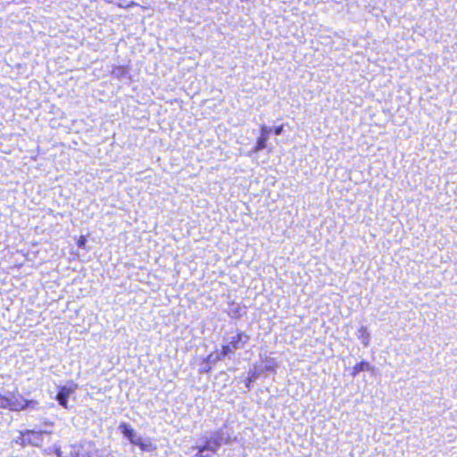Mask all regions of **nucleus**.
<instances>
[{
  "mask_svg": "<svg viewBox=\"0 0 457 457\" xmlns=\"http://www.w3.org/2000/svg\"><path fill=\"white\" fill-rule=\"evenodd\" d=\"M78 385L73 382H71L67 386H60L55 397L59 404L67 409L68 398L76 391Z\"/></svg>",
  "mask_w": 457,
  "mask_h": 457,
  "instance_id": "obj_6",
  "label": "nucleus"
},
{
  "mask_svg": "<svg viewBox=\"0 0 457 457\" xmlns=\"http://www.w3.org/2000/svg\"><path fill=\"white\" fill-rule=\"evenodd\" d=\"M10 401L8 400V395H2L0 394V408L2 409H9Z\"/></svg>",
  "mask_w": 457,
  "mask_h": 457,
  "instance_id": "obj_13",
  "label": "nucleus"
},
{
  "mask_svg": "<svg viewBox=\"0 0 457 457\" xmlns=\"http://www.w3.org/2000/svg\"><path fill=\"white\" fill-rule=\"evenodd\" d=\"M10 401L9 410L18 411L25 409L37 410L38 402L35 400H26L21 395H8Z\"/></svg>",
  "mask_w": 457,
  "mask_h": 457,
  "instance_id": "obj_3",
  "label": "nucleus"
},
{
  "mask_svg": "<svg viewBox=\"0 0 457 457\" xmlns=\"http://www.w3.org/2000/svg\"><path fill=\"white\" fill-rule=\"evenodd\" d=\"M272 129L270 127H267L265 125H262L261 127V135L257 139L256 145L254 146L253 152L257 153L264 148H266V143L269 139V136L271 132Z\"/></svg>",
  "mask_w": 457,
  "mask_h": 457,
  "instance_id": "obj_7",
  "label": "nucleus"
},
{
  "mask_svg": "<svg viewBox=\"0 0 457 457\" xmlns=\"http://www.w3.org/2000/svg\"><path fill=\"white\" fill-rule=\"evenodd\" d=\"M136 445H138L142 451H153L154 447L153 446L152 443L149 440L144 441L142 438L140 439V443L137 444Z\"/></svg>",
  "mask_w": 457,
  "mask_h": 457,
  "instance_id": "obj_11",
  "label": "nucleus"
},
{
  "mask_svg": "<svg viewBox=\"0 0 457 457\" xmlns=\"http://www.w3.org/2000/svg\"><path fill=\"white\" fill-rule=\"evenodd\" d=\"M282 131H283V126H278L274 129V133L278 136L280 135L282 133Z\"/></svg>",
  "mask_w": 457,
  "mask_h": 457,
  "instance_id": "obj_18",
  "label": "nucleus"
},
{
  "mask_svg": "<svg viewBox=\"0 0 457 457\" xmlns=\"http://www.w3.org/2000/svg\"><path fill=\"white\" fill-rule=\"evenodd\" d=\"M276 367V361L273 359L266 360L263 370H274Z\"/></svg>",
  "mask_w": 457,
  "mask_h": 457,
  "instance_id": "obj_14",
  "label": "nucleus"
},
{
  "mask_svg": "<svg viewBox=\"0 0 457 457\" xmlns=\"http://www.w3.org/2000/svg\"><path fill=\"white\" fill-rule=\"evenodd\" d=\"M16 443L21 445V436L16 439Z\"/></svg>",
  "mask_w": 457,
  "mask_h": 457,
  "instance_id": "obj_19",
  "label": "nucleus"
},
{
  "mask_svg": "<svg viewBox=\"0 0 457 457\" xmlns=\"http://www.w3.org/2000/svg\"><path fill=\"white\" fill-rule=\"evenodd\" d=\"M373 368L370 366V364L367 361H361L354 365L353 368V373L352 375L355 377L357 374H359L361 371L363 370H371Z\"/></svg>",
  "mask_w": 457,
  "mask_h": 457,
  "instance_id": "obj_10",
  "label": "nucleus"
},
{
  "mask_svg": "<svg viewBox=\"0 0 457 457\" xmlns=\"http://www.w3.org/2000/svg\"><path fill=\"white\" fill-rule=\"evenodd\" d=\"M119 428L120 429L124 436H126L130 441L131 444L137 445L140 443L141 436L137 435L129 425L126 423H121L119 426Z\"/></svg>",
  "mask_w": 457,
  "mask_h": 457,
  "instance_id": "obj_8",
  "label": "nucleus"
},
{
  "mask_svg": "<svg viewBox=\"0 0 457 457\" xmlns=\"http://www.w3.org/2000/svg\"><path fill=\"white\" fill-rule=\"evenodd\" d=\"M87 243V239L84 236H81L79 239L78 240V245L79 247H84Z\"/></svg>",
  "mask_w": 457,
  "mask_h": 457,
  "instance_id": "obj_17",
  "label": "nucleus"
},
{
  "mask_svg": "<svg viewBox=\"0 0 457 457\" xmlns=\"http://www.w3.org/2000/svg\"><path fill=\"white\" fill-rule=\"evenodd\" d=\"M221 357H223L221 355V353H215L209 354L205 360L207 361V362H209L212 365V364H215L217 361H219Z\"/></svg>",
  "mask_w": 457,
  "mask_h": 457,
  "instance_id": "obj_12",
  "label": "nucleus"
},
{
  "mask_svg": "<svg viewBox=\"0 0 457 457\" xmlns=\"http://www.w3.org/2000/svg\"><path fill=\"white\" fill-rule=\"evenodd\" d=\"M220 446V433L215 432L210 437H207L203 445L193 447V449L197 450L194 457H214Z\"/></svg>",
  "mask_w": 457,
  "mask_h": 457,
  "instance_id": "obj_1",
  "label": "nucleus"
},
{
  "mask_svg": "<svg viewBox=\"0 0 457 457\" xmlns=\"http://www.w3.org/2000/svg\"><path fill=\"white\" fill-rule=\"evenodd\" d=\"M258 377V373L256 370L249 372V377L247 378L246 386L249 387L250 384L254 381Z\"/></svg>",
  "mask_w": 457,
  "mask_h": 457,
  "instance_id": "obj_15",
  "label": "nucleus"
},
{
  "mask_svg": "<svg viewBox=\"0 0 457 457\" xmlns=\"http://www.w3.org/2000/svg\"><path fill=\"white\" fill-rule=\"evenodd\" d=\"M249 337L245 333H237L236 337L231 338V341L227 345L222 346L221 355L227 356L231 353L234 350L243 348L248 341Z\"/></svg>",
  "mask_w": 457,
  "mask_h": 457,
  "instance_id": "obj_4",
  "label": "nucleus"
},
{
  "mask_svg": "<svg viewBox=\"0 0 457 457\" xmlns=\"http://www.w3.org/2000/svg\"><path fill=\"white\" fill-rule=\"evenodd\" d=\"M357 337L361 341L362 345L367 347L370 345V332L365 326H361L356 333Z\"/></svg>",
  "mask_w": 457,
  "mask_h": 457,
  "instance_id": "obj_9",
  "label": "nucleus"
},
{
  "mask_svg": "<svg viewBox=\"0 0 457 457\" xmlns=\"http://www.w3.org/2000/svg\"><path fill=\"white\" fill-rule=\"evenodd\" d=\"M46 431L25 430L21 432V445H31L39 446L43 443V435Z\"/></svg>",
  "mask_w": 457,
  "mask_h": 457,
  "instance_id": "obj_5",
  "label": "nucleus"
},
{
  "mask_svg": "<svg viewBox=\"0 0 457 457\" xmlns=\"http://www.w3.org/2000/svg\"><path fill=\"white\" fill-rule=\"evenodd\" d=\"M71 448V457H97L98 450L91 441H81Z\"/></svg>",
  "mask_w": 457,
  "mask_h": 457,
  "instance_id": "obj_2",
  "label": "nucleus"
},
{
  "mask_svg": "<svg viewBox=\"0 0 457 457\" xmlns=\"http://www.w3.org/2000/svg\"><path fill=\"white\" fill-rule=\"evenodd\" d=\"M212 369V364L207 362L206 360H204L203 363L201 364V367H200V371L201 372H208L210 371Z\"/></svg>",
  "mask_w": 457,
  "mask_h": 457,
  "instance_id": "obj_16",
  "label": "nucleus"
},
{
  "mask_svg": "<svg viewBox=\"0 0 457 457\" xmlns=\"http://www.w3.org/2000/svg\"><path fill=\"white\" fill-rule=\"evenodd\" d=\"M56 454H57L58 456H61V451H60V450H57Z\"/></svg>",
  "mask_w": 457,
  "mask_h": 457,
  "instance_id": "obj_20",
  "label": "nucleus"
}]
</instances>
